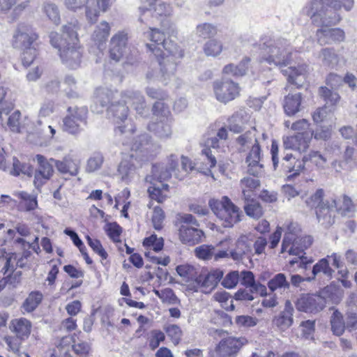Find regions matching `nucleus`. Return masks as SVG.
I'll return each instance as SVG.
<instances>
[{"label": "nucleus", "instance_id": "nucleus-56", "mask_svg": "<svg viewBox=\"0 0 357 357\" xmlns=\"http://www.w3.org/2000/svg\"><path fill=\"white\" fill-rule=\"evenodd\" d=\"M104 158L102 154L95 153L87 161L86 171L93 172L99 169L103 162Z\"/></svg>", "mask_w": 357, "mask_h": 357}, {"label": "nucleus", "instance_id": "nucleus-6", "mask_svg": "<svg viewBox=\"0 0 357 357\" xmlns=\"http://www.w3.org/2000/svg\"><path fill=\"white\" fill-rule=\"evenodd\" d=\"M96 102L104 107L110 103L107 109L109 118H113L116 123L126 119L128 114V107L121 98V94L107 89H98L96 91Z\"/></svg>", "mask_w": 357, "mask_h": 357}, {"label": "nucleus", "instance_id": "nucleus-2", "mask_svg": "<svg viewBox=\"0 0 357 357\" xmlns=\"http://www.w3.org/2000/svg\"><path fill=\"white\" fill-rule=\"evenodd\" d=\"M77 21L68 22L62 26L61 34L52 32L50 35L52 45L58 49L62 62L75 69L79 66L82 53L79 50Z\"/></svg>", "mask_w": 357, "mask_h": 357}, {"label": "nucleus", "instance_id": "nucleus-11", "mask_svg": "<svg viewBox=\"0 0 357 357\" xmlns=\"http://www.w3.org/2000/svg\"><path fill=\"white\" fill-rule=\"evenodd\" d=\"M264 55L261 61H266L275 66H287L291 59V48L282 39L264 45Z\"/></svg>", "mask_w": 357, "mask_h": 357}, {"label": "nucleus", "instance_id": "nucleus-46", "mask_svg": "<svg viewBox=\"0 0 357 357\" xmlns=\"http://www.w3.org/2000/svg\"><path fill=\"white\" fill-rule=\"evenodd\" d=\"M334 270L330 267L327 258L320 259L312 268L313 278L319 273H323L326 277L331 278Z\"/></svg>", "mask_w": 357, "mask_h": 357}, {"label": "nucleus", "instance_id": "nucleus-29", "mask_svg": "<svg viewBox=\"0 0 357 357\" xmlns=\"http://www.w3.org/2000/svg\"><path fill=\"white\" fill-rule=\"evenodd\" d=\"M31 328V322L24 317L12 320L10 325L11 331L21 340H26L29 337Z\"/></svg>", "mask_w": 357, "mask_h": 357}, {"label": "nucleus", "instance_id": "nucleus-30", "mask_svg": "<svg viewBox=\"0 0 357 357\" xmlns=\"http://www.w3.org/2000/svg\"><path fill=\"white\" fill-rule=\"evenodd\" d=\"M318 41L320 44L331 42H341L344 39V33L340 29H324L317 31Z\"/></svg>", "mask_w": 357, "mask_h": 357}, {"label": "nucleus", "instance_id": "nucleus-21", "mask_svg": "<svg viewBox=\"0 0 357 357\" xmlns=\"http://www.w3.org/2000/svg\"><path fill=\"white\" fill-rule=\"evenodd\" d=\"M141 166L137 160V155L131 154L127 158L123 159L119 165L118 172L123 181L128 183L132 179L136 174L137 169Z\"/></svg>", "mask_w": 357, "mask_h": 357}, {"label": "nucleus", "instance_id": "nucleus-53", "mask_svg": "<svg viewBox=\"0 0 357 357\" xmlns=\"http://www.w3.org/2000/svg\"><path fill=\"white\" fill-rule=\"evenodd\" d=\"M165 219L164 211L160 206H154L151 213V222L155 230H160L163 227V222Z\"/></svg>", "mask_w": 357, "mask_h": 357}, {"label": "nucleus", "instance_id": "nucleus-25", "mask_svg": "<svg viewBox=\"0 0 357 357\" xmlns=\"http://www.w3.org/2000/svg\"><path fill=\"white\" fill-rule=\"evenodd\" d=\"M294 307L289 301H286L284 310L273 319V325L280 331H284L293 324Z\"/></svg>", "mask_w": 357, "mask_h": 357}, {"label": "nucleus", "instance_id": "nucleus-32", "mask_svg": "<svg viewBox=\"0 0 357 357\" xmlns=\"http://www.w3.org/2000/svg\"><path fill=\"white\" fill-rule=\"evenodd\" d=\"M302 96L300 93H289L285 96L283 107L288 116H294L301 110Z\"/></svg>", "mask_w": 357, "mask_h": 357}, {"label": "nucleus", "instance_id": "nucleus-43", "mask_svg": "<svg viewBox=\"0 0 357 357\" xmlns=\"http://www.w3.org/2000/svg\"><path fill=\"white\" fill-rule=\"evenodd\" d=\"M42 12L54 24H59L60 23V13L58 6L55 3L45 2L42 5Z\"/></svg>", "mask_w": 357, "mask_h": 357}, {"label": "nucleus", "instance_id": "nucleus-10", "mask_svg": "<svg viewBox=\"0 0 357 357\" xmlns=\"http://www.w3.org/2000/svg\"><path fill=\"white\" fill-rule=\"evenodd\" d=\"M116 0H63L66 8L76 11L85 7L86 20L95 23L101 13L107 12Z\"/></svg>", "mask_w": 357, "mask_h": 357}, {"label": "nucleus", "instance_id": "nucleus-55", "mask_svg": "<svg viewBox=\"0 0 357 357\" xmlns=\"http://www.w3.org/2000/svg\"><path fill=\"white\" fill-rule=\"evenodd\" d=\"M23 50L22 54V63L25 66H29L35 60L37 56L36 46L21 49Z\"/></svg>", "mask_w": 357, "mask_h": 357}, {"label": "nucleus", "instance_id": "nucleus-60", "mask_svg": "<svg viewBox=\"0 0 357 357\" xmlns=\"http://www.w3.org/2000/svg\"><path fill=\"white\" fill-rule=\"evenodd\" d=\"M86 240L88 244L94 252H96L102 259H107V254L105 249L102 248V245L99 240L91 238L89 236H86Z\"/></svg>", "mask_w": 357, "mask_h": 357}, {"label": "nucleus", "instance_id": "nucleus-36", "mask_svg": "<svg viewBox=\"0 0 357 357\" xmlns=\"http://www.w3.org/2000/svg\"><path fill=\"white\" fill-rule=\"evenodd\" d=\"M151 185L148 188V192L152 200H155L158 203H162L167 198V195L165 192L169 190V185L165 183H158L153 181L150 183Z\"/></svg>", "mask_w": 357, "mask_h": 357}, {"label": "nucleus", "instance_id": "nucleus-50", "mask_svg": "<svg viewBox=\"0 0 357 357\" xmlns=\"http://www.w3.org/2000/svg\"><path fill=\"white\" fill-rule=\"evenodd\" d=\"M268 287L271 291L278 289H288L289 283L286 279L284 274L278 273L268 282Z\"/></svg>", "mask_w": 357, "mask_h": 357}, {"label": "nucleus", "instance_id": "nucleus-12", "mask_svg": "<svg viewBox=\"0 0 357 357\" xmlns=\"http://www.w3.org/2000/svg\"><path fill=\"white\" fill-rule=\"evenodd\" d=\"M178 159L174 155H171L169 161V167H163L158 165H154L152 168V174L146 177V181L153 183V181L162 183L164 181L169 179L173 174L175 177L181 179L183 175L180 174L178 168Z\"/></svg>", "mask_w": 357, "mask_h": 357}, {"label": "nucleus", "instance_id": "nucleus-51", "mask_svg": "<svg viewBox=\"0 0 357 357\" xmlns=\"http://www.w3.org/2000/svg\"><path fill=\"white\" fill-rule=\"evenodd\" d=\"M324 195V192L322 189H318L310 198H308L305 202L306 204L310 207H315L317 208L316 214L317 215L318 211L320 209L321 207L324 205L328 200H330V199H326V201H323V197Z\"/></svg>", "mask_w": 357, "mask_h": 357}, {"label": "nucleus", "instance_id": "nucleus-9", "mask_svg": "<svg viewBox=\"0 0 357 357\" xmlns=\"http://www.w3.org/2000/svg\"><path fill=\"white\" fill-rule=\"evenodd\" d=\"M208 205L224 227H231L241 220L239 208L227 196L220 200L211 199Z\"/></svg>", "mask_w": 357, "mask_h": 357}, {"label": "nucleus", "instance_id": "nucleus-22", "mask_svg": "<svg viewBox=\"0 0 357 357\" xmlns=\"http://www.w3.org/2000/svg\"><path fill=\"white\" fill-rule=\"evenodd\" d=\"M121 98L125 103L132 105L137 114L141 116H146L149 109L144 97L138 91L128 90L121 93Z\"/></svg>", "mask_w": 357, "mask_h": 357}, {"label": "nucleus", "instance_id": "nucleus-19", "mask_svg": "<svg viewBox=\"0 0 357 357\" xmlns=\"http://www.w3.org/2000/svg\"><path fill=\"white\" fill-rule=\"evenodd\" d=\"M247 342L248 340L243 337L238 338L229 337L219 342L215 352L219 357H229L236 354Z\"/></svg>", "mask_w": 357, "mask_h": 357}, {"label": "nucleus", "instance_id": "nucleus-13", "mask_svg": "<svg viewBox=\"0 0 357 357\" xmlns=\"http://www.w3.org/2000/svg\"><path fill=\"white\" fill-rule=\"evenodd\" d=\"M38 39V35L31 26L19 24L13 33L12 45L20 50L36 46Z\"/></svg>", "mask_w": 357, "mask_h": 357}, {"label": "nucleus", "instance_id": "nucleus-57", "mask_svg": "<svg viewBox=\"0 0 357 357\" xmlns=\"http://www.w3.org/2000/svg\"><path fill=\"white\" fill-rule=\"evenodd\" d=\"M239 281V272L234 271L226 275L222 281V285L227 289H232L237 285Z\"/></svg>", "mask_w": 357, "mask_h": 357}, {"label": "nucleus", "instance_id": "nucleus-62", "mask_svg": "<svg viewBox=\"0 0 357 357\" xmlns=\"http://www.w3.org/2000/svg\"><path fill=\"white\" fill-rule=\"evenodd\" d=\"M172 7L167 3L160 2L158 3L153 10V13L155 16H170L172 13Z\"/></svg>", "mask_w": 357, "mask_h": 357}, {"label": "nucleus", "instance_id": "nucleus-54", "mask_svg": "<svg viewBox=\"0 0 357 357\" xmlns=\"http://www.w3.org/2000/svg\"><path fill=\"white\" fill-rule=\"evenodd\" d=\"M195 253L199 259L208 260L215 255V248L212 245H202L195 248Z\"/></svg>", "mask_w": 357, "mask_h": 357}, {"label": "nucleus", "instance_id": "nucleus-47", "mask_svg": "<svg viewBox=\"0 0 357 357\" xmlns=\"http://www.w3.org/2000/svg\"><path fill=\"white\" fill-rule=\"evenodd\" d=\"M3 340L9 351L13 352L20 357H22V356L24 357H30L27 354L20 352V347L23 340H21L19 337L6 336Z\"/></svg>", "mask_w": 357, "mask_h": 357}, {"label": "nucleus", "instance_id": "nucleus-3", "mask_svg": "<svg viewBox=\"0 0 357 357\" xmlns=\"http://www.w3.org/2000/svg\"><path fill=\"white\" fill-rule=\"evenodd\" d=\"M266 137L265 133L260 134L255 127H252L251 130L239 135L236 139L237 151L240 153L248 151L245 158L248 172L253 176H258L263 171V153L261 144Z\"/></svg>", "mask_w": 357, "mask_h": 357}, {"label": "nucleus", "instance_id": "nucleus-38", "mask_svg": "<svg viewBox=\"0 0 357 357\" xmlns=\"http://www.w3.org/2000/svg\"><path fill=\"white\" fill-rule=\"evenodd\" d=\"M331 328L333 333L335 335H342L346 328V323L344 321L342 313L335 310L330 318Z\"/></svg>", "mask_w": 357, "mask_h": 357}, {"label": "nucleus", "instance_id": "nucleus-23", "mask_svg": "<svg viewBox=\"0 0 357 357\" xmlns=\"http://www.w3.org/2000/svg\"><path fill=\"white\" fill-rule=\"evenodd\" d=\"M127 33L119 31L111 38L109 54L110 58L115 61H119L126 52Z\"/></svg>", "mask_w": 357, "mask_h": 357}, {"label": "nucleus", "instance_id": "nucleus-26", "mask_svg": "<svg viewBox=\"0 0 357 357\" xmlns=\"http://www.w3.org/2000/svg\"><path fill=\"white\" fill-rule=\"evenodd\" d=\"M305 168L303 158L300 160L296 159L291 153H287L282 158L281 169L285 174H289L287 176L288 179H291L298 176Z\"/></svg>", "mask_w": 357, "mask_h": 357}, {"label": "nucleus", "instance_id": "nucleus-63", "mask_svg": "<svg viewBox=\"0 0 357 357\" xmlns=\"http://www.w3.org/2000/svg\"><path fill=\"white\" fill-rule=\"evenodd\" d=\"M20 112L19 111L14 112L8 119V126L13 132H21L20 128Z\"/></svg>", "mask_w": 357, "mask_h": 357}, {"label": "nucleus", "instance_id": "nucleus-35", "mask_svg": "<svg viewBox=\"0 0 357 357\" xmlns=\"http://www.w3.org/2000/svg\"><path fill=\"white\" fill-rule=\"evenodd\" d=\"M250 116L243 112H236L229 119V129L230 131L239 133L245 128Z\"/></svg>", "mask_w": 357, "mask_h": 357}, {"label": "nucleus", "instance_id": "nucleus-64", "mask_svg": "<svg viewBox=\"0 0 357 357\" xmlns=\"http://www.w3.org/2000/svg\"><path fill=\"white\" fill-rule=\"evenodd\" d=\"M235 322L238 326L252 327L257 324V319L248 315H240L235 318Z\"/></svg>", "mask_w": 357, "mask_h": 357}, {"label": "nucleus", "instance_id": "nucleus-1", "mask_svg": "<svg viewBox=\"0 0 357 357\" xmlns=\"http://www.w3.org/2000/svg\"><path fill=\"white\" fill-rule=\"evenodd\" d=\"M174 33V27L169 21L162 24L160 29H150L146 33L151 41L146 47L159 62L161 81L165 84L174 79L177 60L183 56V50L170 39Z\"/></svg>", "mask_w": 357, "mask_h": 357}, {"label": "nucleus", "instance_id": "nucleus-37", "mask_svg": "<svg viewBox=\"0 0 357 357\" xmlns=\"http://www.w3.org/2000/svg\"><path fill=\"white\" fill-rule=\"evenodd\" d=\"M13 195L17 197L19 201V206L25 211H31L37 207L36 197L24 191H15Z\"/></svg>", "mask_w": 357, "mask_h": 357}, {"label": "nucleus", "instance_id": "nucleus-5", "mask_svg": "<svg viewBox=\"0 0 357 357\" xmlns=\"http://www.w3.org/2000/svg\"><path fill=\"white\" fill-rule=\"evenodd\" d=\"M155 121L149 123L148 130L160 139H167L172 135L173 118L168 105L163 102H155L152 107Z\"/></svg>", "mask_w": 357, "mask_h": 357}, {"label": "nucleus", "instance_id": "nucleus-48", "mask_svg": "<svg viewBox=\"0 0 357 357\" xmlns=\"http://www.w3.org/2000/svg\"><path fill=\"white\" fill-rule=\"evenodd\" d=\"M217 28L211 23H202L197 26L195 29V34L201 38H209L217 34Z\"/></svg>", "mask_w": 357, "mask_h": 357}, {"label": "nucleus", "instance_id": "nucleus-8", "mask_svg": "<svg viewBox=\"0 0 357 357\" xmlns=\"http://www.w3.org/2000/svg\"><path fill=\"white\" fill-rule=\"evenodd\" d=\"M354 211V204L349 197L343 196L338 199L332 197L318 211L317 219L322 225L328 227L335 222L336 213L349 216Z\"/></svg>", "mask_w": 357, "mask_h": 357}, {"label": "nucleus", "instance_id": "nucleus-40", "mask_svg": "<svg viewBox=\"0 0 357 357\" xmlns=\"http://www.w3.org/2000/svg\"><path fill=\"white\" fill-rule=\"evenodd\" d=\"M303 158L304 164L310 162L319 169H324L327 166L326 158L319 151H311L308 154L305 155Z\"/></svg>", "mask_w": 357, "mask_h": 357}, {"label": "nucleus", "instance_id": "nucleus-17", "mask_svg": "<svg viewBox=\"0 0 357 357\" xmlns=\"http://www.w3.org/2000/svg\"><path fill=\"white\" fill-rule=\"evenodd\" d=\"M213 91L219 102L227 103L238 96L239 87L229 79L217 81L213 83Z\"/></svg>", "mask_w": 357, "mask_h": 357}, {"label": "nucleus", "instance_id": "nucleus-52", "mask_svg": "<svg viewBox=\"0 0 357 357\" xmlns=\"http://www.w3.org/2000/svg\"><path fill=\"white\" fill-rule=\"evenodd\" d=\"M319 94L326 104L331 105H336L340 99V96L337 92L333 91L326 86L319 88Z\"/></svg>", "mask_w": 357, "mask_h": 357}, {"label": "nucleus", "instance_id": "nucleus-61", "mask_svg": "<svg viewBox=\"0 0 357 357\" xmlns=\"http://www.w3.org/2000/svg\"><path fill=\"white\" fill-rule=\"evenodd\" d=\"M165 331L167 336L172 339L174 344H176L179 342L182 335V331L179 326L174 324L169 325L166 327Z\"/></svg>", "mask_w": 357, "mask_h": 357}, {"label": "nucleus", "instance_id": "nucleus-44", "mask_svg": "<svg viewBox=\"0 0 357 357\" xmlns=\"http://www.w3.org/2000/svg\"><path fill=\"white\" fill-rule=\"evenodd\" d=\"M248 238L241 236L236 243V248L230 252V255L234 260H240L243 255L249 251L250 246L248 244Z\"/></svg>", "mask_w": 357, "mask_h": 357}, {"label": "nucleus", "instance_id": "nucleus-41", "mask_svg": "<svg viewBox=\"0 0 357 357\" xmlns=\"http://www.w3.org/2000/svg\"><path fill=\"white\" fill-rule=\"evenodd\" d=\"M259 180L255 178L245 177L241 180L240 185L245 200L251 197V192L259 187Z\"/></svg>", "mask_w": 357, "mask_h": 357}, {"label": "nucleus", "instance_id": "nucleus-7", "mask_svg": "<svg viewBox=\"0 0 357 357\" xmlns=\"http://www.w3.org/2000/svg\"><path fill=\"white\" fill-rule=\"evenodd\" d=\"M338 10L333 8L332 4L327 5L321 0H312L305 7L304 12L314 24L327 26L336 24L340 21Z\"/></svg>", "mask_w": 357, "mask_h": 357}, {"label": "nucleus", "instance_id": "nucleus-45", "mask_svg": "<svg viewBox=\"0 0 357 357\" xmlns=\"http://www.w3.org/2000/svg\"><path fill=\"white\" fill-rule=\"evenodd\" d=\"M43 294L40 291H32L24 301L22 307L26 312H33L40 303Z\"/></svg>", "mask_w": 357, "mask_h": 357}, {"label": "nucleus", "instance_id": "nucleus-42", "mask_svg": "<svg viewBox=\"0 0 357 357\" xmlns=\"http://www.w3.org/2000/svg\"><path fill=\"white\" fill-rule=\"evenodd\" d=\"M222 50V42L217 39L208 40L203 46V51L206 56L216 57L221 54Z\"/></svg>", "mask_w": 357, "mask_h": 357}, {"label": "nucleus", "instance_id": "nucleus-16", "mask_svg": "<svg viewBox=\"0 0 357 357\" xmlns=\"http://www.w3.org/2000/svg\"><path fill=\"white\" fill-rule=\"evenodd\" d=\"M53 158L47 159L45 156L38 154L35 160L38 164V168L34 174L33 184L36 188L42 187L54 174Z\"/></svg>", "mask_w": 357, "mask_h": 357}, {"label": "nucleus", "instance_id": "nucleus-15", "mask_svg": "<svg viewBox=\"0 0 357 357\" xmlns=\"http://www.w3.org/2000/svg\"><path fill=\"white\" fill-rule=\"evenodd\" d=\"M68 112L70 115L63 119V130L70 134H77L86 125L87 109L70 107Z\"/></svg>", "mask_w": 357, "mask_h": 357}, {"label": "nucleus", "instance_id": "nucleus-28", "mask_svg": "<svg viewBox=\"0 0 357 357\" xmlns=\"http://www.w3.org/2000/svg\"><path fill=\"white\" fill-rule=\"evenodd\" d=\"M241 284L249 288L251 292L259 294L261 296L266 295V287L259 282H256L255 275L250 271H243L239 273Z\"/></svg>", "mask_w": 357, "mask_h": 357}, {"label": "nucleus", "instance_id": "nucleus-4", "mask_svg": "<svg viewBox=\"0 0 357 357\" xmlns=\"http://www.w3.org/2000/svg\"><path fill=\"white\" fill-rule=\"evenodd\" d=\"M300 229L296 223H290L282 240L281 253L288 252L291 255L298 256L289 261L291 266L297 264L301 268L307 269V266L313 263L312 258L303 257V252L312 243L310 236L300 238L298 233Z\"/></svg>", "mask_w": 357, "mask_h": 357}, {"label": "nucleus", "instance_id": "nucleus-24", "mask_svg": "<svg viewBox=\"0 0 357 357\" xmlns=\"http://www.w3.org/2000/svg\"><path fill=\"white\" fill-rule=\"evenodd\" d=\"M52 160L58 172L62 174L75 176L79 173L80 161L73 155H66L61 160L55 159Z\"/></svg>", "mask_w": 357, "mask_h": 357}, {"label": "nucleus", "instance_id": "nucleus-14", "mask_svg": "<svg viewBox=\"0 0 357 357\" xmlns=\"http://www.w3.org/2000/svg\"><path fill=\"white\" fill-rule=\"evenodd\" d=\"M223 273L220 270H213L206 274H200L195 278V283L188 285V288L194 291H202L205 294L211 292L222 278Z\"/></svg>", "mask_w": 357, "mask_h": 357}, {"label": "nucleus", "instance_id": "nucleus-20", "mask_svg": "<svg viewBox=\"0 0 357 357\" xmlns=\"http://www.w3.org/2000/svg\"><path fill=\"white\" fill-rule=\"evenodd\" d=\"M313 132H298L296 135L283 138L285 149H292L299 152L305 151L310 146Z\"/></svg>", "mask_w": 357, "mask_h": 357}, {"label": "nucleus", "instance_id": "nucleus-27", "mask_svg": "<svg viewBox=\"0 0 357 357\" xmlns=\"http://www.w3.org/2000/svg\"><path fill=\"white\" fill-rule=\"evenodd\" d=\"M179 239L183 243L195 245L201 241L204 232L197 227L181 225L178 230Z\"/></svg>", "mask_w": 357, "mask_h": 357}, {"label": "nucleus", "instance_id": "nucleus-58", "mask_svg": "<svg viewBox=\"0 0 357 357\" xmlns=\"http://www.w3.org/2000/svg\"><path fill=\"white\" fill-rule=\"evenodd\" d=\"M177 273L187 280H192L196 275V270L194 266L189 264L179 265L176 268Z\"/></svg>", "mask_w": 357, "mask_h": 357}, {"label": "nucleus", "instance_id": "nucleus-33", "mask_svg": "<svg viewBox=\"0 0 357 357\" xmlns=\"http://www.w3.org/2000/svg\"><path fill=\"white\" fill-rule=\"evenodd\" d=\"M111 26L106 21H102L96 26L91 36L92 40L100 48L107 40Z\"/></svg>", "mask_w": 357, "mask_h": 357}, {"label": "nucleus", "instance_id": "nucleus-34", "mask_svg": "<svg viewBox=\"0 0 357 357\" xmlns=\"http://www.w3.org/2000/svg\"><path fill=\"white\" fill-rule=\"evenodd\" d=\"M4 171L8 172L15 176L22 175L31 177L33 174V169L31 165L26 163H21L16 158H13L12 166L7 164V169Z\"/></svg>", "mask_w": 357, "mask_h": 357}, {"label": "nucleus", "instance_id": "nucleus-39", "mask_svg": "<svg viewBox=\"0 0 357 357\" xmlns=\"http://www.w3.org/2000/svg\"><path fill=\"white\" fill-rule=\"evenodd\" d=\"M324 66L333 68L339 63V56L333 49L323 48L319 55Z\"/></svg>", "mask_w": 357, "mask_h": 357}, {"label": "nucleus", "instance_id": "nucleus-18", "mask_svg": "<svg viewBox=\"0 0 357 357\" xmlns=\"http://www.w3.org/2000/svg\"><path fill=\"white\" fill-rule=\"evenodd\" d=\"M326 305V300L320 295H301L296 303L298 310L317 313L321 311Z\"/></svg>", "mask_w": 357, "mask_h": 357}, {"label": "nucleus", "instance_id": "nucleus-59", "mask_svg": "<svg viewBox=\"0 0 357 357\" xmlns=\"http://www.w3.org/2000/svg\"><path fill=\"white\" fill-rule=\"evenodd\" d=\"M105 231L109 237L114 242L120 241L121 227L116 222L109 223L105 226Z\"/></svg>", "mask_w": 357, "mask_h": 357}, {"label": "nucleus", "instance_id": "nucleus-49", "mask_svg": "<svg viewBox=\"0 0 357 357\" xmlns=\"http://www.w3.org/2000/svg\"><path fill=\"white\" fill-rule=\"evenodd\" d=\"M247 201L248 203H246L244 206L245 213L248 216L255 219H259L261 218L264 213L261 204L258 202L253 199L250 201L247 199Z\"/></svg>", "mask_w": 357, "mask_h": 357}, {"label": "nucleus", "instance_id": "nucleus-31", "mask_svg": "<svg viewBox=\"0 0 357 357\" xmlns=\"http://www.w3.org/2000/svg\"><path fill=\"white\" fill-rule=\"evenodd\" d=\"M309 68L306 64L299 65L297 68L289 67L282 70V73L288 77V81L292 84L299 85L305 75L308 72Z\"/></svg>", "mask_w": 357, "mask_h": 357}]
</instances>
